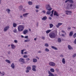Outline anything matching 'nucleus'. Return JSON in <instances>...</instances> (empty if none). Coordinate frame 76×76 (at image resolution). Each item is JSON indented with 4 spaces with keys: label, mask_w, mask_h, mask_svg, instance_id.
<instances>
[{
    "label": "nucleus",
    "mask_w": 76,
    "mask_h": 76,
    "mask_svg": "<svg viewBox=\"0 0 76 76\" xmlns=\"http://www.w3.org/2000/svg\"><path fill=\"white\" fill-rule=\"evenodd\" d=\"M60 57H64V56H63V55H60Z\"/></svg>",
    "instance_id": "nucleus-58"
},
{
    "label": "nucleus",
    "mask_w": 76,
    "mask_h": 76,
    "mask_svg": "<svg viewBox=\"0 0 76 76\" xmlns=\"http://www.w3.org/2000/svg\"><path fill=\"white\" fill-rule=\"evenodd\" d=\"M73 31H71L69 33V37H72V35H73Z\"/></svg>",
    "instance_id": "nucleus-19"
},
{
    "label": "nucleus",
    "mask_w": 76,
    "mask_h": 76,
    "mask_svg": "<svg viewBox=\"0 0 76 76\" xmlns=\"http://www.w3.org/2000/svg\"><path fill=\"white\" fill-rule=\"evenodd\" d=\"M68 48L69 50H72L73 49V48L72 47H71L70 45H68Z\"/></svg>",
    "instance_id": "nucleus-20"
},
{
    "label": "nucleus",
    "mask_w": 76,
    "mask_h": 76,
    "mask_svg": "<svg viewBox=\"0 0 76 76\" xmlns=\"http://www.w3.org/2000/svg\"><path fill=\"white\" fill-rule=\"evenodd\" d=\"M46 9L47 10H48V11H50V10H52V8H48Z\"/></svg>",
    "instance_id": "nucleus-37"
},
{
    "label": "nucleus",
    "mask_w": 76,
    "mask_h": 76,
    "mask_svg": "<svg viewBox=\"0 0 76 76\" xmlns=\"http://www.w3.org/2000/svg\"><path fill=\"white\" fill-rule=\"evenodd\" d=\"M6 11L7 12V13L9 14L10 13V10L9 9H7L6 10Z\"/></svg>",
    "instance_id": "nucleus-22"
},
{
    "label": "nucleus",
    "mask_w": 76,
    "mask_h": 76,
    "mask_svg": "<svg viewBox=\"0 0 76 76\" xmlns=\"http://www.w3.org/2000/svg\"><path fill=\"white\" fill-rule=\"evenodd\" d=\"M58 42H61V40L60 38H59L58 40Z\"/></svg>",
    "instance_id": "nucleus-38"
},
{
    "label": "nucleus",
    "mask_w": 76,
    "mask_h": 76,
    "mask_svg": "<svg viewBox=\"0 0 76 76\" xmlns=\"http://www.w3.org/2000/svg\"><path fill=\"white\" fill-rule=\"evenodd\" d=\"M10 51H9L7 52L8 54H10Z\"/></svg>",
    "instance_id": "nucleus-57"
},
{
    "label": "nucleus",
    "mask_w": 76,
    "mask_h": 76,
    "mask_svg": "<svg viewBox=\"0 0 76 76\" xmlns=\"http://www.w3.org/2000/svg\"><path fill=\"white\" fill-rule=\"evenodd\" d=\"M12 49H15L16 46L13 44L11 45Z\"/></svg>",
    "instance_id": "nucleus-16"
},
{
    "label": "nucleus",
    "mask_w": 76,
    "mask_h": 76,
    "mask_svg": "<svg viewBox=\"0 0 76 76\" xmlns=\"http://www.w3.org/2000/svg\"><path fill=\"white\" fill-rule=\"evenodd\" d=\"M23 12H26V10L25 9L23 8Z\"/></svg>",
    "instance_id": "nucleus-49"
},
{
    "label": "nucleus",
    "mask_w": 76,
    "mask_h": 76,
    "mask_svg": "<svg viewBox=\"0 0 76 76\" xmlns=\"http://www.w3.org/2000/svg\"><path fill=\"white\" fill-rule=\"evenodd\" d=\"M20 19H22V18H23V16H22V15H20Z\"/></svg>",
    "instance_id": "nucleus-55"
},
{
    "label": "nucleus",
    "mask_w": 76,
    "mask_h": 76,
    "mask_svg": "<svg viewBox=\"0 0 76 76\" xmlns=\"http://www.w3.org/2000/svg\"><path fill=\"white\" fill-rule=\"evenodd\" d=\"M47 19V17L46 16H45L42 18V20H45Z\"/></svg>",
    "instance_id": "nucleus-17"
},
{
    "label": "nucleus",
    "mask_w": 76,
    "mask_h": 76,
    "mask_svg": "<svg viewBox=\"0 0 76 76\" xmlns=\"http://www.w3.org/2000/svg\"><path fill=\"white\" fill-rule=\"evenodd\" d=\"M50 16H51V17H53V14H52L50 15Z\"/></svg>",
    "instance_id": "nucleus-61"
},
{
    "label": "nucleus",
    "mask_w": 76,
    "mask_h": 76,
    "mask_svg": "<svg viewBox=\"0 0 76 76\" xmlns=\"http://www.w3.org/2000/svg\"><path fill=\"white\" fill-rule=\"evenodd\" d=\"M17 26V24L16 23H13V26L14 28H15Z\"/></svg>",
    "instance_id": "nucleus-31"
},
{
    "label": "nucleus",
    "mask_w": 76,
    "mask_h": 76,
    "mask_svg": "<svg viewBox=\"0 0 76 76\" xmlns=\"http://www.w3.org/2000/svg\"><path fill=\"white\" fill-rule=\"evenodd\" d=\"M23 34H27L28 32V30H24L23 31Z\"/></svg>",
    "instance_id": "nucleus-13"
},
{
    "label": "nucleus",
    "mask_w": 76,
    "mask_h": 76,
    "mask_svg": "<svg viewBox=\"0 0 76 76\" xmlns=\"http://www.w3.org/2000/svg\"><path fill=\"white\" fill-rule=\"evenodd\" d=\"M72 57L73 58L75 57H76V53H75L73 55Z\"/></svg>",
    "instance_id": "nucleus-43"
},
{
    "label": "nucleus",
    "mask_w": 76,
    "mask_h": 76,
    "mask_svg": "<svg viewBox=\"0 0 76 76\" xmlns=\"http://www.w3.org/2000/svg\"><path fill=\"white\" fill-rule=\"evenodd\" d=\"M67 8L69 9H73L75 8V5L72 4H70L67 6Z\"/></svg>",
    "instance_id": "nucleus-3"
},
{
    "label": "nucleus",
    "mask_w": 76,
    "mask_h": 76,
    "mask_svg": "<svg viewBox=\"0 0 76 76\" xmlns=\"http://www.w3.org/2000/svg\"><path fill=\"white\" fill-rule=\"evenodd\" d=\"M73 36L74 37V38H75L76 37V33H75V34H74V35H73Z\"/></svg>",
    "instance_id": "nucleus-41"
},
{
    "label": "nucleus",
    "mask_w": 76,
    "mask_h": 76,
    "mask_svg": "<svg viewBox=\"0 0 76 76\" xmlns=\"http://www.w3.org/2000/svg\"><path fill=\"white\" fill-rule=\"evenodd\" d=\"M51 31V30H48L46 31V34H49V33H50Z\"/></svg>",
    "instance_id": "nucleus-28"
},
{
    "label": "nucleus",
    "mask_w": 76,
    "mask_h": 76,
    "mask_svg": "<svg viewBox=\"0 0 76 76\" xmlns=\"http://www.w3.org/2000/svg\"><path fill=\"white\" fill-rule=\"evenodd\" d=\"M50 71L51 72H54V69L53 68H51L50 69Z\"/></svg>",
    "instance_id": "nucleus-33"
},
{
    "label": "nucleus",
    "mask_w": 76,
    "mask_h": 76,
    "mask_svg": "<svg viewBox=\"0 0 76 76\" xmlns=\"http://www.w3.org/2000/svg\"><path fill=\"white\" fill-rule=\"evenodd\" d=\"M38 53H41L42 52L41 51H39L38 52Z\"/></svg>",
    "instance_id": "nucleus-63"
},
{
    "label": "nucleus",
    "mask_w": 76,
    "mask_h": 76,
    "mask_svg": "<svg viewBox=\"0 0 76 76\" xmlns=\"http://www.w3.org/2000/svg\"><path fill=\"white\" fill-rule=\"evenodd\" d=\"M59 25L58 24H57V25H56V28H59Z\"/></svg>",
    "instance_id": "nucleus-52"
},
{
    "label": "nucleus",
    "mask_w": 76,
    "mask_h": 76,
    "mask_svg": "<svg viewBox=\"0 0 76 76\" xmlns=\"http://www.w3.org/2000/svg\"><path fill=\"white\" fill-rule=\"evenodd\" d=\"M25 27L23 25H20L18 27V30L19 32H22L23 31Z\"/></svg>",
    "instance_id": "nucleus-2"
},
{
    "label": "nucleus",
    "mask_w": 76,
    "mask_h": 76,
    "mask_svg": "<svg viewBox=\"0 0 76 76\" xmlns=\"http://www.w3.org/2000/svg\"><path fill=\"white\" fill-rule=\"evenodd\" d=\"M46 14L47 15H50L51 14V11H48L47 12Z\"/></svg>",
    "instance_id": "nucleus-25"
},
{
    "label": "nucleus",
    "mask_w": 76,
    "mask_h": 76,
    "mask_svg": "<svg viewBox=\"0 0 76 76\" xmlns=\"http://www.w3.org/2000/svg\"><path fill=\"white\" fill-rule=\"evenodd\" d=\"M54 16H59V14L56 11H55L54 13Z\"/></svg>",
    "instance_id": "nucleus-8"
},
{
    "label": "nucleus",
    "mask_w": 76,
    "mask_h": 76,
    "mask_svg": "<svg viewBox=\"0 0 76 76\" xmlns=\"http://www.w3.org/2000/svg\"><path fill=\"white\" fill-rule=\"evenodd\" d=\"M58 25H59V26H61V25H62L63 23H58Z\"/></svg>",
    "instance_id": "nucleus-42"
},
{
    "label": "nucleus",
    "mask_w": 76,
    "mask_h": 76,
    "mask_svg": "<svg viewBox=\"0 0 76 76\" xmlns=\"http://www.w3.org/2000/svg\"><path fill=\"white\" fill-rule=\"evenodd\" d=\"M56 72H58V71H59V69H56Z\"/></svg>",
    "instance_id": "nucleus-56"
},
{
    "label": "nucleus",
    "mask_w": 76,
    "mask_h": 76,
    "mask_svg": "<svg viewBox=\"0 0 76 76\" xmlns=\"http://www.w3.org/2000/svg\"><path fill=\"white\" fill-rule=\"evenodd\" d=\"M48 8H51V7L50 6V5L48 4L46 6V8L48 9Z\"/></svg>",
    "instance_id": "nucleus-21"
},
{
    "label": "nucleus",
    "mask_w": 76,
    "mask_h": 76,
    "mask_svg": "<svg viewBox=\"0 0 76 76\" xmlns=\"http://www.w3.org/2000/svg\"><path fill=\"white\" fill-rule=\"evenodd\" d=\"M19 61L20 62H22L23 63H25V59H23V58H21L19 59Z\"/></svg>",
    "instance_id": "nucleus-7"
},
{
    "label": "nucleus",
    "mask_w": 76,
    "mask_h": 76,
    "mask_svg": "<svg viewBox=\"0 0 76 76\" xmlns=\"http://www.w3.org/2000/svg\"><path fill=\"white\" fill-rule=\"evenodd\" d=\"M37 59H34L33 60V61L34 62V63H36V62H37Z\"/></svg>",
    "instance_id": "nucleus-27"
},
{
    "label": "nucleus",
    "mask_w": 76,
    "mask_h": 76,
    "mask_svg": "<svg viewBox=\"0 0 76 76\" xmlns=\"http://www.w3.org/2000/svg\"><path fill=\"white\" fill-rule=\"evenodd\" d=\"M68 1H69V3H73V1L72 0H66L65 3H67Z\"/></svg>",
    "instance_id": "nucleus-9"
},
{
    "label": "nucleus",
    "mask_w": 76,
    "mask_h": 76,
    "mask_svg": "<svg viewBox=\"0 0 76 76\" xmlns=\"http://www.w3.org/2000/svg\"><path fill=\"white\" fill-rule=\"evenodd\" d=\"M48 73L49 74V75L48 76H53L51 75V74L52 73L50 71H48Z\"/></svg>",
    "instance_id": "nucleus-32"
},
{
    "label": "nucleus",
    "mask_w": 76,
    "mask_h": 76,
    "mask_svg": "<svg viewBox=\"0 0 76 76\" xmlns=\"http://www.w3.org/2000/svg\"><path fill=\"white\" fill-rule=\"evenodd\" d=\"M45 51H46V52H48V51H49V49H48V48H46L45 49Z\"/></svg>",
    "instance_id": "nucleus-36"
},
{
    "label": "nucleus",
    "mask_w": 76,
    "mask_h": 76,
    "mask_svg": "<svg viewBox=\"0 0 76 76\" xmlns=\"http://www.w3.org/2000/svg\"><path fill=\"white\" fill-rule=\"evenodd\" d=\"M26 60L27 61H29V60H30V59H29V58H27L26 59Z\"/></svg>",
    "instance_id": "nucleus-53"
},
{
    "label": "nucleus",
    "mask_w": 76,
    "mask_h": 76,
    "mask_svg": "<svg viewBox=\"0 0 76 76\" xmlns=\"http://www.w3.org/2000/svg\"><path fill=\"white\" fill-rule=\"evenodd\" d=\"M62 32H63V33H65V31H63V30H62Z\"/></svg>",
    "instance_id": "nucleus-64"
},
{
    "label": "nucleus",
    "mask_w": 76,
    "mask_h": 76,
    "mask_svg": "<svg viewBox=\"0 0 76 76\" xmlns=\"http://www.w3.org/2000/svg\"><path fill=\"white\" fill-rule=\"evenodd\" d=\"M13 31L14 33H18V31L16 29H14Z\"/></svg>",
    "instance_id": "nucleus-34"
},
{
    "label": "nucleus",
    "mask_w": 76,
    "mask_h": 76,
    "mask_svg": "<svg viewBox=\"0 0 76 76\" xmlns=\"http://www.w3.org/2000/svg\"><path fill=\"white\" fill-rule=\"evenodd\" d=\"M74 43L75 44H76V38L75 39V40H74Z\"/></svg>",
    "instance_id": "nucleus-47"
},
{
    "label": "nucleus",
    "mask_w": 76,
    "mask_h": 76,
    "mask_svg": "<svg viewBox=\"0 0 76 76\" xmlns=\"http://www.w3.org/2000/svg\"><path fill=\"white\" fill-rule=\"evenodd\" d=\"M25 51V49H23L21 50V53L22 54H23V51Z\"/></svg>",
    "instance_id": "nucleus-40"
},
{
    "label": "nucleus",
    "mask_w": 76,
    "mask_h": 76,
    "mask_svg": "<svg viewBox=\"0 0 76 76\" xmlns=\"http://www.w3.org/2000/svg\"><path fill=\"white\" fill-rule=\"evenodd\" d=\"M36 9H39V7H38V5H37L36 6Z\"/></svg>",
    "instance_id": "nucleus-51"
},
{
    "label": "nucleus",
    "mask_w": 76,
    "mask_h": 76,
    "mask_svg": "<svg viewBox=\"0 0 76 76\" xmlns=\"http://www.w3.org/2000/svg\"><path fill=\"white\" fill-rule=\"evenodd\" d=\"M10 27L9 26H7L4 29V32H6L7 31V30H8L9 29Z\"/></svg>",
    "instance_id": "nucleus-6"
},
{
    "label": "nucleus",
    "mask_w": 76,
    "mask_h": 76,
    "mask_svg": "<svg viewBox=\"0 0 76 76\" xmlns=\"http://www.w3.org/2000/svg\"><path fill=\"white\" fill-rule=\"evenodd\" d=\"M42 39H43V40H44L45 39V37L42 36Z\"/></svg>",
    "instance_id": "nucleus-50"
},
{
    "label": "nucleus",
    "mask_w": 76,
    "mask_h": 76,
    "mask_svg": "<svg viewBox=\"0 0 76 76\" xmlns=\"http://www.w3.org/2000/svg\"><path fill=\"white\" fill-rule=\"evenodd\" d=\"M43 13H44L45 14V11L44 10L42 12Z\"/></svg>",
    "instance_id": "nucleus-62"
},
{
    "label": "nucleus",
    "mask_w": 76,
    "mask_h": 76,
    "mask_svg": "<svg viewBox=\"0 0 76 76\" xmlns=\"http://www.w3.org/2000/svg\"><path fill=\"white\" fill-rule=\"evenodd\" d=\"M28 15H29L28 13H25L23 14V16L24 18H27Z\"/></svg>",
    "instance_id": "nucleus-12"
},
{
    "label": "nucleus",
    "mask_w": 76,
    "mask_h": 76,
    "mask_svg": "<svg viewBox=\"0 0 76 76\" xmlns=\"http://www.w3.org/2000/svg\"><path fill=\"white\" fill-rule=\"evenodd\" d=\"M29 41H30L29 39H26L24 41V42H29Z\"/></svg>",
    "instance_id": "nucleus-39"
},
{
    "label": "nucleus",
    "mask_w": 76,
    "mask_h": 76,
    "mask_svg": "<svg viewBox=\"0 0 76 76\" xmlns=\"http://www.w3.org/2000/svg\"><path fill=\"white\" fill-rule=\"evenodd\" d=\"M45 47H48V46H49V45H48V44L47 43H46L45 44Z\"/></svg>",
    "instance_id": "nucleus-44"
},
{
    "label": "nucleus",
    "mask_w": 76,
    "mask_h": 76,
    "mask_svg": "<svg viewBox=\"0 0 76 76\" xmlns=\"http://www.w3.org/2000/svg\"><path fill=\"white\" fill-rule=\"evenodd\" d=\"M49 26L50 28H52L54 26V25L53 24H49Z\"/></svg>",
    "instance_id": "nucleus-24"
},
{
    "label": "nucleus",
    "mask_w": 76,
    "mask_h": 76,
    "mask_svg": "<svg viewBox=\"0 0 76 76\" xmlns=\"http://www.w3.org/2000/svg\"><path fill=\"white\" fill-rule=\"evenodd\" d=\"M32 70H33L34 72H36L37 71L36 69L37 68V67L35 65L32 66Z\"/></svg>",
    "instance_id": "nucleus-5"
},
{
    "label": "nucleus",
    "mask_w": 76,
    "mask_h": 76,
    "mask_svg": "<svg viewBox=\"0 0 76 76\" xmlns=\"http://www.w3.org/2000/svg\"><path fill=\"white\" fill-rule=\"evenodd\" d=\"M25 38H26V39H28V36H25Z\"/></svg>",
    "instance_id": "nucleus-48"
},
{
    "label": "nucleus",
    "mask_w": 76,
    "mask_h": 76,
    "mask_svg": "<svg viewBox=\"0 0 76 76\" xmlns=\"http://www.w3.org/2000/svg\"><path fill=\"white\" fill-rule=\"evenodd\" d=\"M19 10L20 11H22L23 9V6L22 5H20L18 7Z\"/></svg>",
    "instance_id": "nucleus-10"
},
{
    "label": "nucleus",
    "mask_w": 76,
    "mask_h": 76,
    "mask_svg": "<svg viewBox=\"0 0 76 76\" xmlns=\"http://www.w3.org/2000/svg\"><path fill=\"white\" fill-rule=\"evenodd\" d=\"M49 36L50 38L53 39L55 38L56 37V34L54 32H51L49 34Z\"/></svg>",
    "instance_id": "nucleus-1"
},
{
    "label": "nucleus",
    "mask_w": 76,
    "mask_h": 76,
    "mask_svg": "<svg viewBox=\"0 0 76 76\" xmlns=\"http://www.w3.org/2000/svg\"><path fill=\"white\" fill-rule=\"evenodd\" d=\"M52 48H53V49H54V50H57V48H56V47H55L53 46H51Z\"/></svg>",
    "instance_id": "nucleus-23"
},
{
    "label": "nucleus",
    "mask_w": 76,
    "mask_h": 76,
    "mask_svg": "<svg viewBox=\"0 0 76 76\" xmlns=\"http://www.w3.org/2000/svg\"><path fill=\"white\" fill-rule=\"evenodd\" d=\"M14 42L15 43H17L18 41L17 40H14Z\"/></svg>",
    "instance_id": "nucleus-54"
},
{
    "label": "nucleus",
    "mask_w": 76,
    "mask_h": 76,
    "mask_svg": "<svg viewBox=\"0 0 76 76\" xmlns=\"http://www.w3.org/2000/svg\"><path fill=\"white\" fill-rule=\"evenodd\" d=\"M53 13H54V10H53L51 11V13L52 14H53Z\"/></svg>",
    "instance_id": "nucleus-60"
},
{
    "label": "nucleus",
    "mask_w": 76,
    "mask_h": 76,
    "mask_svg": "<svg viewBox=\"0 0 76 76\" xmlns=\"http://www.w3.org/2000/svg\"><path fill=\"white\" fill-rule=\"evenodd\" d=\"M1 76H4L5 75V73L4 72H3L1 73Z\"/></svg>",
    "instance_id": "nucleus-18"
},
{
    "label": "nucleus",
    "mask_w": 76,
    "mask_h": 76,
    "mask_svg": "<svg viewBox=\"0 0 76 76\" xmlns=\"http://www.w3.org/2000/svg\"><path fill=\"white\" fill-rule=\"evenodd\" d=\"M49 64L50 66H53V67H54V66H56V64L55 63L53 62H50Z\"/></svg>",
    "instance_id": "nucleus-4"
},
{
    "label": "nucleus",
    "mask_w": 76,
    "mask_h": 76,
    "mask_svg": "<svg viewBox=\"0 0 76 76\" xmlns=\"http://www.w3.org/2000/svg\"><path fill=\"white\" fill-rule=\"evenodd\" d=\"M28 4L29 5H32V2L31 1H29L28 2Z\"/></svg>",
    "instance_id": "nucleus-35"
},
{
    "label": "nucleus",
    "mask_w": 76,
    "mask_h": 76,
    "mask_svg": "<svg viewBox=\"0 0 76 76\" xmlns=\"http://www.w3.org/2000/svg\"><path fill=\"white\" fill-rule=\"evenodd\" d=\"M62 62L63 64H64L66 63V61H65V59L64 58H63L62 59Z\"/></svg>",
    "instance_id": "nucleus-14"
},
{
    "label": "nucleus",
    "mask_w": 76,
    "mask_h": 76,
    "mask_svg": "<svg viewBox=\"0 0 76 76\" xmlns=\"http://www.w3.org/2000/svg\"><path fill=\"white\" fill-rule=\"evenodd\" d=\"M27 70H31V67L29 66H28L26 68Z\"/></svg>",
    "instance_id": "nucleus-26"
},
{
    "label": "nucleus",
    "mask_w": 76,
    "mask_h": 76,
    "mask_svg": "<svg viewBox=\"0 0 76 76\" xmlns=\"http://www.w3.org/2000/svg\"><path fill=\"white\" fill-rule=\"evenodd\" d=\"M49 19H50V20H51V19H52V18H51V17H49Z\"/></svg>",
    "instance_id": "nucleus-59"
},
{
    "label": "nucleus",
    "mask_w": 76,
    "mask_h": 76,
    "mask_svg": "<svg viewBox=\"0 0 76 76\" xmlns=\"http://www.w3.org/2000/svg\"><path fill=\"white\" fill-rule=\"evenodd\" d=\"M23 57L24 58H27L28 57V56L27 55H24Z\"/></svg>",
    "instance_id": "nucleus-45"
},
{
    "label": "nucleus",
    "mask_w": 76,
    "mask_h": 76,
    "mask_svg": "<svg viewBox=\"0 0 76 76\" xmlns=\"http://www.w3.org/2000/svg\"><path fill=\"white\" fill-rule=\"evenodd\" d=\"M50 75H51V76H58L56 74H53V73L50 74Z\"/></svg>",
    "instance_id": "nucleus-30"
},
{
    "label": "nucleus",
    "mask_w": 76,
    "mask_h": 76,
    "mask_svg": "<svg viewBox=\"0 0 76 76\" xmlns=\"http://www.w3.org/2000/svg\"><path fill=\"white\" fill-rule=\"evenodd\" d=\"M66 15H70L72 13V11H66Z\"/></svg>",
    "instance_id": "nucleus-11"
},
{
    "label": "nucleus",
    "mask_w": 76,
    "mask_h": 76,
    "mask_svg": "<svg viewBox=\"0 0 76 76\" xmlns=\"http://www.w3.org/2000/svg\"><path fill=\"white\" fill-rule=\"evenodd\" d=\"M29 70H29L28 69H27L26 71V73H29Z\"/></svg>",
    "instance_id": "nucleus-46"
},
{
    "label": "nucleus",
    "mask_w": 76,
    "mask_h": 76,
    "mask_svg": "<svg viewBox=\"0 0 76 76\" xmlns=\"http://www.w3.org/2000/svg\"><path fill=\"white\" fill-rule=\"evenodd\" d=\"M15 64H14V63H12L11 65V67L12 68V69H15Z\"/></svg>",
    "instance_id": "nucleus-15"
},
{
    "label": "nucleus",
    "mask_w": 76,
    "mask_h": 76,
    "mask_svg": "<svg viewBox=\"0 0 76 76\" xmlns=\"http://www.w3.org/2000/svg\"><path fill=\"white\" fill-rule=\"evenodd\" d=\"M5 61L6 62H7L8 63H9V64H10V61L9 60L7 59L5 60Z\"/></svg>",
    "instance_id": "nucleus-29"
}]
</instances>
